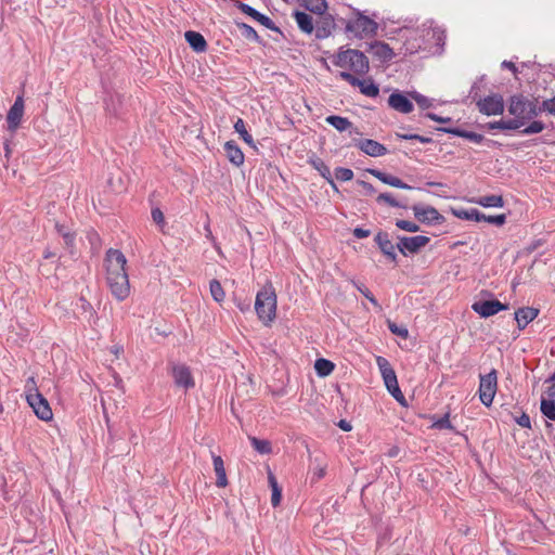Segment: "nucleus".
<instances>
[{"instance_id": "obj_25", "label": "nucleus", "mask_w": 555, "mask_h": 555, "mask_svg": "<svg viewBox=\"0 0 555 555\" xmlns=\"http://www.w3.org/2000/svg\"><path fill=\"white\" fill-rule=\"evenodd\" d=\"M371 51L374 56L384 62L390 61L395 56L392 49L387 43L380 41L372 43Z\"/></svg>"}, {"instance_id": "obj_62", "label": "nucleus", "mask_w": 555, "mask_h": 555, "mask_svg": "<svg viewBox=\"0 0 555 555\" xmlns=\"http://www.w3.org/2000/svg\"><path fill=\"white\" fill-rule=\"evenodd\" d=\"M328 34L330 33L325 28H320V27L317 28V37L318 38H325L328 36Z\"/></svg>"}, {"instance_id": "obj_13", "label": "nucleus", "mask_w": 555, "mask_h": 555, "mask_svg": "<svg viewBox=\"0 0 555 555\" xmlns=\"http://www.w3.org/2000/svg\"><path fill=\"white\" fill-rule=\"evenodd\" d=\"M472 309L478 313L481 318L492 317L500 311L506 310L507 306L503 305L501 301L493 300H480L476 301L472 305Z\"/></svg>"}, {"instance_id": "obj_9", "label": "nucleus", "mask_w": 555, "mask_h": 555, "mask_svg": "<svg viewBox=\"0 0 555 555\" xmlns=\"http://www.w3.org/2000/svg\"><path fill=\"white\" fill-rule=\"evenodd\" d=\"M26 399L38 418L46 422L52 420L53 413L50 404L41 393L38 391L35 393H29L27 395Z\"/></svg>"}, {"instance_id": "obj_52", "label": "nucleus", "mask_w": 555, "mask_h": 555, "mask_svg": "<svg viewBox=\"0 0 555 555\" xmlns=\"http://www.w3.org/2000/svg\"><path fill=\"white\" fill-rule=\"evenodd\" d=\"M357 288L359 292H361L365 298H367L374 306H378V302L376 298L373 296V294L364 286V285H357Z\"/></svg>"}, {"instance_id": "obj_17", "label": "nucleus", "mask_w": 555, "mask_h": 555, "mask_svg": "<svg viewBox=\"0 0 555 555\" xmlns=\"http://www.w3.org/2000/svg\"><path fill=\"white\" fill-rule=\"evenodd\" d=\"M375 243L378 245L382 253L387 256L392 261H396L397 255H396V246L392 244V242L389 238L388 233L386 232H378L375 235L374 238Z\"/></svg>"}, {"instance_id": "obj_46", "label": "nucleus", "mask_w": 555, "mask_h": 555, "mask_svg": "<svg viewBox=\"0 0 555 555\" xmlns=\"http://www.w3.org/2000/svg\"><path fill=\"white\" fill-rule=\"evenodd\" d=\"M377 202H385L391 207H402V205L393 198V196L390 193H382L377 196Z\"/></svg>"}, {"instance_id": "obj_6", "label": "nucleus", "mask_w": 555, "mask_h": 555, "mask_svg": "<svg viewBox=\"0 0 555 555\" xmlns=\"http://www.w3.org/2000/svg\"><path fill=\"white\" fill-rule=\"evenodd\" d=\"M376 364L383 377L384 384L388 392L398 401L401 405H406L405 397L402 393L397 375L389 361L384 357H376Z\"/></svg>"}, {"instance_id": "obj_22", "label": "nucleus", "mask_w": 555, "mask_h": 555, "mask_svg": "<svg viewBox=\"0 0 555 555\" xmlns=\"http://www.w3.org/2000/svg\"><path fill=\"white\" fill-rule=\"evenodd\" d=\"M245 15H248L249 17H251L253 20L258 22L263 27L280 33V29L274 26V23L272 22V20L269 16L258 12L256 9H254L253 7H250L248 4H245Z\"/></svg>"}, {"instance_id": "obj_59", "label": "nucleus", "mask_w": 555, "mask_h": 555, "mask_svg": "<svg viewBox=\"0 0 555 555\" xmlns=\"http://www.w3.org/2000/svg\"><path fill=\"white\" fill-rule=\"evenodd\" d=\"M339 428H341L344 431H350L352 429L351 424L346 420H340L338 423Z\"/></svg>"}, {"instance_id": "obj_1", "label": "nucleus", "mask_w": 555, "mask_h": 555, "mask_svg": "<svg viewBox=\"0 0 555 555\" xmlns=\"http://www.w3.org/2000/svg\"><path fill=\"white\" fill-rule=\"evenodd\" d=\"M127 259L119 249L109 248L105 256L106 282L112 295L125 300L130 294V283L126 271Z\"/></svg>"}, {"instance_id": "obj_49", "label": "nucleus", "mask_w": 555, "mask_h": 555, "mask_svg": "<svg viewBox=\"0 0 555 555\" xmlns=\"http://www.w3.org/2000/svg\"><path fill=\"white\" fill-rule=\"evenodd\" d=\"M152 219L153 221L159 225V227H164L165 225V217H164V214L163 211L160 210V208L156 207V208H153L152 209Z\"/></svg>"}, {"instance_id": "obj_14", "label": "nucleus", "mask_w": 555, "mask_h": 555, "mask_svg": "<svg viewBox=\"0 0 555 555\" xmlns=\"http://www.w3.org/2000/svg\"><path fill=\"white\" fill-rule=\"evenodd\" d=\"M414 216L421 221L426 223H441L443 217L438 210L431 206H413Z\"/></svg>"}, {"instance_id": "obj_57", "label": "nucleus", "mask_w": 555, "mask_h": 555, "mask_svg": "<svg viewBox=\"0 0 555 555\" xmlns=\"http://www.w3.org/2000/svg\"><path fill=\"white\" fill-rule=\"evenodd\" d=\"M370 234H371L370 230H365V229H362V228H356L353 230V235L357 238H364V237H367Z\"/></svg>"}, {"instance_id": "obj_37", "label": "nucleus", "mask_w": 555, "mask_h": 555, "mask_svg": "<svg viewBox=\"0 0 555 555\" xmlns=\"http://www.w3.org/2000/svg\"><path fill=\"white\" fill-rule=\"evenodd\" d=\"M519 124L520 122H518V120L501 119L498 121L489 122L488 127H489V129L517 130V129H519Z\"/></svg>"}, {"instance_id": "obj_43", "label": "nucleus", "mask_w": 555, "mask_h": 555, "mask_svg": "<svg viewBox=\"0 0 555 555\" xmlns=\"http://www.w3.org/2000/svg\"><path fill=\"white\" fill-rule=\"evenodd\" d=\"M544 128H545V125L542 121L534 120L529 126L524 128L521 130V133L526 134V135L533 134V133H539V132L543 131Z\"/></svg>"}, {"instance_id": "obj_18", "label": "nucleus", "mask_w": 555, "mask_h": 555, "mask_svg": "<svg viewBox=\"0 0 555 555\" xmlns=\"http://www.w3.org/2000/svg\"><path fill=\"white\" fill-rule=\"evenodd\" d=\"M172 375L175 383L178 386H182L184 388H192L194 387V380L191 374V371L185 365H177L172 370Z\"/></svg>"}, {"instance_id": "obj_31", "label": "nucleus", "mask_w": 555, "mask_h": 555, "mask_svg": "<svg viewBox=\"0 0 555 555\" xmlns=\"http://www.w3.org/2000/svg\"><path fill=\"white\" fill-rule=\"evenodd\" d=\"M310 164L333 188H336L332 179L330 167L321 158H313L310 160Z\"/></svg>"}, {"instance_id": "obj_50", "label": "nucleus", "mask_w": 555, "mask_h": 555, "mask_svg": "<svg viewBox=\"0 0 555 555\" xmlns=\"http://www.w3.org/2000/svg\"><path fill=\"white\" fill-rule=\"evenodd\" d=\"M545 111L551 115L555 116V96L548 100H544L542 102V106L540 107V112Z\"/></svg>"}, {"instance_id": "obj_15", "label": "nucleus", "mask_w": 555, "mask_h": 555, "mask_svg": "<svg viewBox=\"0 0 555 555\" xmlns=\"http://www.w3.org/2000/svg\"><path fill=\"white\" fill-rule=\"evenodd\" d=\"M388 105L396 112L402 114H409L414 108L412 101L399 91H395L389 95Z\"/></svg>"}, {"instance_id": "obj_45", "label": "nucleus", "mask_w": 555, "mask_h": 555, "mask_svg": "<svg viewBox=\"0 0 555 555\" xmlns=\"http://www.w3.org/2000/svg\"><path fill=\"white\" fill-rule=\"evenodd\" d=\"M396 225L399 229L408 232H417L420 230L418 224L408 220H397Z\"/></svg>"}, {"instance_id": "obj_41", "label": "nucleus", "mask_w": 555, "mask_h": 555, "mask_svg": "<svg viewBox=\"0 0 555 555\" xmlns=\"http://www.w3.org/2000/svg\"><path fill=\"white\" fill-rule=\"evenodd\" d=\"M210 294H211L212 298L218 302H220L224 299V291H223L221 284L219 283V281L212 280L210 282Z\"/></svg>"}, {"instance_id": "obj_38", "label": "nucleus", "mask_w": 555, "mask_h": 555, "mask_svg": "<svg viewBox=\"0 0 555 555\" xmlns=\"http://www.w3.org/2000/svg\"><path fill=\"white\" fill-rule=\"evenodd\" d=\"M478 217L479 218L475 219L474 221H476V222L485 221V222L492 223V224H495L499 227L503 225L506 221V216L504 214L495 215V216H487L478 210Z\"/></svg>"}, {"instance_id": "obj_28", "label": "nucleus", "mask_w": 555, "mask_h": 555, "mask_svg": "<svg viewBox=\"0 0 555 555\" xmlns=\"http://www.w3.org/2000/svg\"><path fill=\"white\" fill-rule=\"evenodd\" d=\"M295 21L298 27L306 34H311L313 31V20L312 16L306 12H295L294 14Z\"/></svg>"}, {"instance_id": "obj_53", "label": "nucleus", "mask_w": 555, "mask_h": 555, "mask_svg": "<svg viewBox=\"0 0 555 555\" xmlns=\"http://www.w3.org/2000/svg\"><path fill=\"white\" fill-rule=\"evenodd\" d=\"M80 301V308L83 310V312L89 313L91 317L94 314V309L92 305L86 300L83 297L79 298Z\"/></svg>"}, {"instance_id": "obj_60", "label": "nucleus", "mask_w": 555, "mask_h": 555, "mask_svg": "<svg viewBox=\"0 0 555 555\" xmlns=\"http://www.w3.org/2000/svg\"><path fill=\"white\" fill-rule=\"evenodd\" d=\"M501 66L503 68H507V69L512 70L513 73L517 72V68H516L515 64L513 62H511V61H503Z\"/></svg>"}, {"instance_id": "obj_47", "label": "nucleus", "mask_w": 555, "mask_h": 555, "mask_svg": "<svg viewBox=\"0 0 555 555\" xmlns=\"http://www.w3.org/2000/svg\"><path fill=\"white\" fill-rule=\"evenodd\" d=\"M388 328L392 334H396L402 338H406L409 336V331L404 326H398L396 323H388Z\"/></svg>"}, {"instance_id": "obj_3", "label": "nucleus", "mask_w": 555, "mask_h": 555, "mask_svg": "<svg viewBox=\"0 0 555 555\" xmlns=\"http://www.w3.org/2000/svg\"><path fill=\"white\" fill-rule=\"evenodd\" d=\"M276 294L273 286L266 284L256 295L255 311L260 322L269 326L276 317Z\"/></svg>"}, {"instance_id": "obj_55", "label": "nucleus", "mask_w": 555, "mask_h": 555, "mask_svg": "<svg viewBox=\"0 0 555 555\" xmlns=\"http://www.w3.org/2000/svg\"><path fill=\"white\" fill-rule=\"evenodd\" d=\"M425 117L434 120V121H437V122H442V124H447V122H451L452 119L451 117H441V116H438L437 114L435 113H427L425 115Z\"/></svg>"}, {"instance_id": "obj_27", "label": "nucleus", "mask_w": 555, "mask_h": 555, "mask_svg": "<svg viewBox=\"0 0 555 555\" xmlns=\"http://www.w3.org/2000/svg\"><path fill=\"white\" fill-rule=\"evenodd\" d=\"M214 469L217 476L216 485L223 488L228 485L224 463L221 456L212 454Z\"/></svg>"}, {"instance_id": "obj_21", "label": "nucleus", "mask_w": 555, "mask_h": 555, "mask_svg": "<svg viewBox=\"0 0 555 555\" xmlns=\"http://www.w3.org/2000/svg\"><path fill=\"white\" fill-rule=\"evenodd\" d=\"M184 37L185 41L195 52L201 53L207 50V42L202 34L194 30H188L185 31Z\"/></svg>"}, {"instance_id": "obj_11", "label": "nucleus", "mask_w": 555, "mask_h": 555, "mask_svg": "<svg viewBox=\"0 0 555 555\" xmlns=\"http://www.w3.org/2000/svg\"><path fill=\"white\" fill-rule=\"evenodd\" d=\"M429 237L424 235L400 236L397 248L403 255L417 253L422 247L426 246Z\"/></svg>"}, {"instance_id": "obj_54", "label": "nucleus", "mask_w": 555, "mask_h": 555, "mask_svg": "<svg viewBox=\"0 0 555 555\" xmlns=\"http://www.w3.org/2000/svg\"><path fill=\"white\" fill-rule=\"evenodd\" d=\"M245 38L254 41H258L259 39L257 31L247 24H245Z\"/></svg>"}, {"instance_id": "obj_64", "label": "nucleus", "mask_w": 555, "mask_h": 555, "mask_svg": "<svg viewBox=\"0 0 555 555\" xmlns=\"http://www.w3.org/2000/svg\"><path fill=\"white\" fill-rule=\"evenodd\" d=\"M548 397L555 400V383L548 389Z\"/></svg>"}, {"instance_id": "obj_44", "label": "nucleus", "mask_w": 555, "mask_h": 555, "mask_svg": "<svg viewBox=\"0 0 555 555\" xmlns=\"http://www.w3.org/2000/svg\"><path fill=\"white\" fill-rule=\"evenodd\" d=\"M335 177L340 181H350L353 178V171L349 168L338 167L335 169Z\"/></svg>"}, {"instance_id": "obj_33", "label": "nucleus", "mask_w": 555, "mask_h": 555, "mask_svg": "<svg viewBox=\"0 0 555 555\" xmlns=\"http://www.w3.org/2000/svg\"><path fill=\"white\" fill-rule=\"evenodd\" d=\"M476 204L482 207H496L501 208L504 206V201L501 195H487L481 196L475 201Z\"/></svg>"}, {"instance_id": "obj_8", "label": "nucleus", "mask_w": 555, "mask_h": 555, "mask_svg": "<svg viewBox=\"0 0 555 555\" xmlns=\"http://www.w3.org/2000/svg\"><path fill=\"white\" fill-rule=\"evenodd\" d=\"M498 389V375L496 371L492 370L486 375H480L479 383V399L486 406H490L493 402Z\"/></svg>"}, {"instance_id": "obj_58", "label": "nucleus", "mask_w": 555, "mask_h": 555, "mask_svg": "<svg viewBox=\"0 0 555 555\" xmlns=\"http://www.w3.org/2000/svg\"><path fill=\"white\" fill-rule=\"evenodd\" d=\"M234 129L240 134V137L243 138L244 126H243V119L242 118H238L236 120V122L234 124Z\"/></svg>"}, {"instance_id": "obj_35", "label": "nucleus", "mask_w": 555, "mask_h": 555, "mask_svg": "<svg viewBox=\"0 0 555 555\" xmlns=\"http://www.w3.org/2000/svg\"><path fill=\"white\" fill-rule=\"evenodd\" d=\"M268 479H269V485L272 490L271 503L275 507L281 502L282 491L278 485L276 478L274 477V475L271 472L269 473Z\"/></svg>"}, {"instance_id": "obj_10", "label": "nucleus", "mask_w": 555, "mask_h": 555, "mask_svg": "<svg viewBox=\"0 0 555 555\" xmlns=\"http://www.w3.org/2000/svg\"><path fill=\"white\" fill-rule=\"evenodd\" d=\"M479 112L487 116L501 115L504 112V101L501 94H491L477 101Z\"/></svg>"}, {"instance_id": "obj_61", "label": "nucleus", "mask_w": 555, "mask_h": 555, "mask_svg": "<svg viewBox=\"0 0 555 555\" xmlns=\"http://www.w3.org/2000/svg\"><path fill=\"white\" fill-rule=\"evenodd\" d=\"M359 183L366 190L369 194L375 193V189L371 183L365 181H359Z\"/></svg>"}, {"instance_id": "obj_51", "label": "nucleus", "mask_w": 555, "mask_h": 555, "mask_svg": "<svg viewBox=\"0 0 555 555\" xmlns=\"http://www.w3.org/2000/svg\"><path fill=\"white\" fill-rule=\"evenodd\" d=\"M339 77L343 80L349 82L353 87H357V85L359 83V80H360L358 77H356L354 75H352L349 72H340Z\"/></svg>"}, {"instance_id": "obj_16", "label": "nucleus", "mask_w": 555, "mask_h": 555, "mask_svg": "<svg viewBox=\"0 0 555 555\" xmlns=\"http://www.w3.org/2000/svg\"><path fill=\"white\" fill-rule=\"evenodd\" d=\"M356 146L359 147L364 154L372 157L384 156L388 153V150L385 145L372 139L360 140L357 142Z\"/></svg>"}, {"instance_id": "obj_4", "label": "nucleus", "mask_w": 555, "mask_h": 555, "mask_svg": "<svg viewBox=\"0 0 555 555\" xmlns=\"http://www.w3.org/2000/svg\"><path fill=\"white\" fill-rule=\"evenodd\" d=\"M508 113L514 116L512 120L520 122L519 128H521L527 120L539 115L540 108L524 95H513L509 99Z\"/></svg>"}, {"instance_id": "obj_5", "label": "nucleus", "mask_w": 555, "mask_h": 555, "mask_svg": "<svg viewBox=\"0 0 555 555\" xmlns=\"http://www.w3.org/2000/svg\"><path fill=\"white\" fill-rule=\"evenodd\" d=\"M334 63L338 67L349 68L359 75H364L370 69L369 59L366 55L363 52L353 49L338 52Z\"/></svg>"}, {"instance_id": "obj_56", "label": "nucleus", "mask_w": 555, "mask_h": 555, "mask_svg": "<svg viewBox=\"0 0 555 555\" xmlns=\"http://www.w3.org/2000/svg\"><path fill=\"white\" fill-rule=\"evenodd\" d=\"M516 422L519 426L524 428H530V417L525 413H522L518 418H516Z\"/></svg>"}, {"instance_id": "obj_42", "label": "nucleus", "mask_w": 555, "mask_h": 555, "mask_svg": "<svg viewBox=\"0 0 555 555\" xmlns=\"http://www.w3.org/2000/svg\"><path fill=\"white\" fill-rule=\"evenodd\" d=\"M409 95L423 109L429 108L433 105V102L430 99H428L427 96H425L416 91L410 92Z\"/></svg>"}, {"instance_id": "obj_29", "label": "nucleus", "mask_w": 555, "mask_h": 555, "mask_svg": "<svg viewBox=\"0 0 555 555\" xmlns=\"http://www.w3.org/2000/svg\"><path fill=\"white\" fill-rule=\"evenodd\" d=\"M56 232L63 237L65 247L69 250L70 255H74V243L75 234L68 231L64 224L55 223Z\"/></svg>"}, {"instance_id": "obj_23", "label": "nucleus", "mask_w": 555, "mask_h": 555, "mask_svg": "<svg viewBox=\"0 0 555 555\" xmlns=\"http://www.w3.org/2000/svg\"><path fill=\"white\" fill-rule=\"evenodd\" d=\"M224 151L227 158L234 164L235 166H240L243 164V151L234 141H228L224 144Z\"/></svg>"}, {"instance_id": "obj_19", "label": "nucleus", "mask_w": 555, "mask_h": 555, "mask_svg": "<svg viewBox=\"0 0 555 555\" xmlns=\"http://www.w3.org/2000/svg\"><path fill=\"white\" fill-rule=\"evenodd\" d=\"M367 172L371 173L372 176H374L375 178H377L383 183L388 184L390 186L402 189V190H411L412 189V186L404 183L401 179H399L395 176L382 172L377 169H367Z\"/></svg>"}, {"instance_id": "obj_2", "label": "nucleus", "mask_w": 555, "mask_h": 555, "mask_svg": "<svg viewBox=\"0 0 555 555\" xmlns=\"http://www.w3.org/2000/svg\"><path fill=\"white\" fill-rule=\"evenodd\" d=\"M444 31L439 27L424 24L421 29L414 30L412 36L405 40V51L410 54L416 53L421 49H427L433 46H443Z\"/></svg>"}, {"instance_id": "obj_20", "label": "nucleus", "mask_w": 555, "mask_h": 555, "mask_svg": "<svg viewBox=\"0 0 555 555\" xmlns=\"http://www.w3.org/2000/svg\"><path fill=\"white\" fill-rule=\"evenodd\" d=\"M539 314V310L532 307L519 308L515 312V320L518 328L524 330L531 321H533Z\"/></svg>"}, {"instance_id": "obj_39", "label": "nucleus", "mask_w": 555, "mask_h": 555, "mask_svg": "<svg viewBox=\"0 0 555 555\" xmlns=\"http://www.w3.org/2000/svg\"><path fill=\"white\" fill-rule=\"evenodd\" d=\"M541 412L548 420L555 421V400L550 398V400L543 399L541 401Z\"/></svg>"}, {"instance_id": "obj_63", "label": "nucleus", "mask_w": 555, "mask_h": 555, "mask_svg": "<svg viewBox=\"0 0 555 555\" xmlns=\"http://www.w3.org/2000/svg\"><path fill=\"white\" fill-rule=\"evenodd\" d=\"M416 141H420L421 143H430L433 140L431 138L423 137L420 134H416Z\"/></svg>"}, {"instance_id": "obj_12", "label": "nucleus", "mask_w": 555, "mask_h": 555, "mask_svg": "<svg viewBox=\"0 0 555 555\" xmlns=\"http://www.w3.org/2000/svg\"><path fill=\"white\" fill-rule=\"evenodd\" d=\"M23 116L24 98L23 95H17L7 115L8 130L15 132L22 122Z\"/></svg>"}, {"instance_id": "obj_36", "label": "nucleus", "mask_w": 555, "mask_h": 555, "mask_svg": "<svg viewBox=\"0 0 555 555\" xmlns=\"http://www.w3.org/2000/svg\"><path fill=\"white\" fill-rule=\"evenodd\" d=\"M253 448L259 454H269L272 451L271 443L267 439H258L256 437H248Z\"/></svg>"}, {"instance_id": "obj_34", "label": "nucleus", "mask_w": 555, "mask_h": 555, "mask_svg": "<svg viewBox=\"0 0 555 555\" xmlns=\"http://www.w3.org/2000/svg\"><path fill=\"white\" fill-rule=\"evenodd\" d=\"M334 363L326 359H318L314 363L315 372L319 376L325 377L334 371Z\"/></svg>"}, {"instance_id": "obj_7", "label": "nucleus", "mask_w": 555, "mask_h": 555, "mask_svg": "<svg viewBox=\"0 0 555 555\" xmlns=\"http://www.w3.org/2000/svg\"><path fill=\"white\" fill-rule=\"evenodd\" d=\"M377 28L378 25L374 20L363 15L359 11L356 12V17L348 21L346 25V30L359 38L374 36Z\"/></svg>"}, {"instance_id": "obj_26", "label": "nucleus", "mask_w": 555, "mask_h": 555, "mask_svg": "<svg viewBox=\"0 0 555 555\" xmlns=\"http://www.w3.org/2000/svg\"><path fill=\"white\" fill-rule=\"evenodd\" d=\"M327 463L323 459L315 457L310 468V482L315 483L326 475Z\"/></svg>"}, {"instance_id": "obj_48", "label": "nucleus", "mask_w": 555, "mask_h": 555, "mask_svg": "<svg viewBox=\"0 0 555 555\" xmlns=\"http://www.w3.org/2000/svg\"><path fill=\"white\" fill-rule=\"evenodd\" d=\"M433 427L438 429H451L452 425L449 420V414H446L444 416L438 418L436 422H434Z\"/></svg>"}, {"instance_id": "obj_32", "label": "nucleus", "mask_w": 555, "mask_h": 555, "mask_svg": "<svg viewBox=\"0 0 555 555\" xmlns=\"http://www.w3.org/2000/svg\"><path fill=\"white\" fill-rule=\"evenodd\" d=\"M325 121L340 132L348 130L352 126L348 118L337 115L327 116Z\"/></svg>"}, {"instance_id": "obj_24", "label": "nucleus", "mask_w": 555, "mask_h": 555, "mask_svg": "<svg viewBox=\"0 0 555 555\" xmlns=\"http://www.w3.org/2000/svg\"><path fill=\"white\" fill-rule=\"evenodd\" d=\"M439 131H442L444 133L453 134L460 138H465L474 143H480L483 140V135L477 132L466 131L462 130L460 128H446L441 127L438 128Z\"/></svg>"}, {"instance_id": "obj_40", "label": "nucleus", "mask_w": 555, "mask_h": 555, "mask_svg": "<svg viewBox=\"0 0 555 555\" xmlns=\"http://www.w3.org/2000/svg\"><path fill=\"white\" fill-rule=\"evenodd\" d=\"M453 214L463 220H472L478 219V209L470 208V209H454Z\"/></svg>"}, {"instance_id": "obj_30", "label": "nucleus", "mask_w": 555, "mask_h": 555, "mask_svg": "<svg viewBox=\"0 0 555 555\" xmlns=\"http://www.w3.org/2000/svg\"><path fill=\"white\" fill-rule=\"evenodd\" d=\"M357 87L360 89V92L370 98H376L379 94V88L374 81L369 79H360Z\"/></svg>"}]
</instances>
